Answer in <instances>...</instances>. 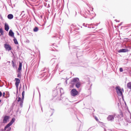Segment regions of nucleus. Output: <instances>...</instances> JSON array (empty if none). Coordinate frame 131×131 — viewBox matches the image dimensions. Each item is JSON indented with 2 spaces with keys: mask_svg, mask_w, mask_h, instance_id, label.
Instances as JSON below:
<instances>
[{
  "mask_svg": "<svg viewBox=\"0 0 131 131\" xmlns=\"http://www.w3.org/2000/svg\"><path fill=\"white\" fill-rule=\"evenodd\" d=\"M53 93H57V91H54L53 92Z\"/></svg>",
  "mask_w": 131,
  "mask_h": 131,
  "instance_id": "33",
  "label": "nucleus"
},
{
  "mask_svg": "<svg viewBox=\"0 0 131 131\" xmlns=\"http://www.w3.org/2000/svg\"><path fill=\"white\" fill-rule=\"evenodd\" d=\"M17 34L18 35H19V34L18 32H17Z\"/></svg>",
  "mask_w": 131,
  "mask_h": 131,
  "instance_id": "34",
  "label": "nucleus"
},
{
  "mask_svg": "<svg viewBox=\"0 0 131 131\" xmlns=\"http://www.w3.org/2000/svg\"><path fill=\"white\" fill-rule=\"evenodd\" d=\"M57 94H56V95H53L54 96H56V95H57Z\"/></svg>",
  "mask_w": 131,
  "mask_h": 131,
  "instance_id": "38",
  "label": "nucleus"
},
{
  "mask_svg": "<svg viewBox=\"0 0 131 131\" xmlns=\"http://www.w3.org/2000/svg\"><path fill=\"white\" fill-rule=\"evenodd\" d=\"M4 47L6 51H9L12 49L11 47L7 43H5L4 45Z\"/></svg>",
  "mask_w": 131,
  "mask_h": 131,
  "instance_id": "3",
  "label": "nucleus"
},
{
  "mask_svg": "<svg viewBox=\"0 0 131 131\" xmlns=\"http://www.w3.org/2000/svg\"><path fill=\"white\" fill-rule=\"evenodd\" d=\"M15 80L16 81V82L15 85L17 88H18V87L19 84L20 82V80L18 78H15Z\"/></svg>",
  "mask_w": 131,
  "mask_h": 131,
  "instance_id": "7",
  "label": "nucleus"
},
{
  "mask_svg": "<svg viewBox=\"0 0 131 131\" xmlns=\"http://www.w3.org/2000/svg\"><path fill=\"white\" fill-rule=\"evenodd\" d=\"M45 71V72H48V70L47 69H46L45 68L43 70H42L41 71Z\"/></svg>",
  "mask_w": 131,
  "mask_h": 131,
  "instance_id": "22",
  "label": "nucleus"
},
{
  "mask_svg": "<svg viewBox=\"0 0 131 131\" xmlns=\"http://www.w3.org/2000/svg\"><path fill=\"white\" fill-rule=\"evenodd\" d=\"M55 49H56V48L57 47L56 46H55L54 47H53Z\"/></svg>",
  "mask_w": 131,
  "mask_h": 131,
  "instance_id": "32",
  "label": "nucleus"
},
{
  "mask_svg": "<svg viewBox=\"0 0 131 131\" xmlns=\"http://www.w3.org/2000/svg\"><path fill=\"white\" fill-rule=\"evenodd\" d=\"M22 98L21 99H24V95H25V91H24L22 93Z\"/></svg>",
  "mask_w": 131,
  "mask_h": 131,
  "instance_id": "20",
  "label": "nucleus"
},
{
  "mask_svg": "<svg viewBox=\"0 0 131 131\" xmlns=\"http://www.w3.org/2000/svg\"><path fill=\"white\" fill-rule=\"evenodd\" d=\"M2 95V93L0 91V97H1Z\"/></svg>",
  "mask_w": 131,
  "mask_h": 131,
  "instance_id": "30",
  "label": "nucleus"
},
{
  "mask_svg": "<svg viewBox=\"0 0 131 131\" xmlns=\"http://www.w3.org/2000/svg\"><path fill=\"white\" fill-rule=\"evenodd\" d=\"M24 99L21 98L20 97H19L18 98L17 101L19 104L21 106V107H23V103Z\"/></svg>",
  "mask_w": 131,
  "mask_h": 131,
  "instance_id": "5",
  "label": "nucleus"
},
{
  "mask_svg": "<svg viewBox=\"0 0 131 131\" xmlns=\"http://www.w3.org/2000/svg\"><path fill=\"white\" fill-rule=\"evenodd\" d=\"M116 90L119 96H121L122 95V90L119 86H117L116 88Z\"/></svg>",
  "mask_w": 131,
  "mask_h": 131,
  "instance_id": "4",
  "label": "nucleus"
},
{
  "mask_svg": "<svg viewBox=\"0 0 131 131\" xmlns=\"http://www.w3.org/2000/svg\"><path fill=\"white\" fill-rule=\"evenodd\" d=\"M41 110H42V108H41Z\"/></svg>",
  "mask_w": 131,
  "mask_h": 131,
  "instance_id": "45",
  "label": "nucleus"
},
{
  "mask_svg": "<svg viewBox=\"0 0 131 131\" xmlns=\"http://www.w3.org/2000/svg\"><path fill=\"white\" fill-rule=\"evenodd\" d=\"M5 94L4 92H3V96L5 97Z\"/></svg>",
  "mask_w": 131,
  "mask_h": 131,
  "instance_id": "28",
  "label": "nucleus"
},
{
  "mask_svg": "<svg viewBox=\"0 0 131 131\" xmlns=\"http://www.w3.org/2000/svg\"><path fill=\"white\" fill-rule=\"evenodd\" d=\"M14 39L13 40H14V41L15 43V44H16V45L18 44V41H17V40L15 38V37H14Z\"/></svg>",
  "mask_w": 131,
  "mask_h": 131,
  "instance_id": "17",
  "label": "nucleus"
},
{
  "mask_svg": "<svg viewBox=\"0 0 131 131\" xmlns=\"http://www.w3.org/2000/svg\"><path fill=\"white\" fill-rule=\"evenodd\" d=\"M9 119V117L7 116H6L4 117L3 121V122L4 123H6L7 121Z\"/></svg>",
  "mask_w": 131,
  "mask_h": 131,
  "instance_id": "9",
  "label": "nucleus"
},
{
  "mask_svg": "<svg viewBox=\"0 0 131 131\" xmlns=\"http://www.w3.org/2000/svg\"><path fill=\"white\" fill-rule=\"evenodd\" d=\"M52 37L57 38L58 39H59V38L58 37V35L57 34H56L55 35L53 36H52Z\"/></svg>",
  "mask_w": 131,
  "mask_h": 131,
  "instance_id": "24",
  "label": "nucleus"
},
{
  "mask_svg": "<svg viewBox=\"0 0 131 131\" xmlns=\"http://www.w3.org/2000/svg\"><path fill=\"white\" fill-rule=\"evenodd\" d=\"M95 119H96L97 121L98 120V119H97V117H95Z\"/></svg>",
  "mask_w": 131,
  "mask_h": 131,
  "instance_id": "31",
  "label": "nucleus"
},
{
  "mask_svg": "<svg viewBox=\"0 0 131 131\" xmlns=\"http://www.w3.org/2000/svg\"><path fill=\"white\" fill-rule=\"evenodd\" d=\"M116 116V114H114V115H110L107 117V119L108 121H112L114 119V116Z\"/></svg>",
  "mask_w": 131,
  "mask_h": 131,
  "instance_id": "6",
  "label": "nucleus"
},
{
  "mask_svg": "<svg viewBox=\"0 0 131 131\" xmlns=\"http://www.w3.org/2000/svg\"><path fill=\"white\" fill-rule=\"evenodd\" d=\"M14 32L12 31V30H10L9 32V35L14 38Z\"/></svg>",
  "mask_w": 131,
  "mask_h": 131,
  "instance_id": "12",
  "label": "nucleus"
},
{
  "mask_svg": "<svg viewBox=\"0 0 131 131\" xmlns=\"http://www.w3.org/2000/svg\"><path fill=\"white\" fill-rule=\"evenodd\" d=\"M70 93L72 96H75L78 94V92L75 89H73L71 91Z\"/></svg>",
  "mask_w": 131,
  "mask_h": 131,
  "instance_id": "2",
  "label": "nucleus"
},
{
  "mask_svg": "<svg viewBox=\"0 0 131 131\" xmlns=\"http://www.w3.org/2000/svg\"><path fill=\"white\" fill-rule=\"evenodd\" d=\"M11 129V128L9 127L8 128V130L6 131H9Z\"/></svg>",
  "mask_w": 131,
  "mask_h": 131,
  "instance_id": "29",
  "label": "nucleus"
},
{
  "mask_svg": "<svg viewBox=\"0 0 131 131\" xmlns=\"http://www.w3.org/2000/svg\"><path fill=\"white\" fill-rule=\"evenodd\" d=\"M81 85V83L80 82H78L76 84V87L78 88H79Z\"/></svg>",
  "mask_w": 131,
  "mask_h": 131,
  "instance_id": "16",
  "label": "nucleus"
},
{
  "mask_svg": "<svg viewBox=\"0 0 131 131\" xmlns=\"http://www.w3.org/2000/svg\"><path fill=\"white\" fill-rule=\"evenodd\" d=\"M60 91L61 95H62L64 93V91L63 89L61 88L60 89Z\"/></svg>",
  "mask_w": 131,
  "mask_h": 131,
  "instance_id": "18",
  "label": "nucleus"
},
{
  "mask_svg": "<svg viewBox=\"0 0 131 131\" xmlns=\"http://www.w3.org/2000/svg\"><path fill=\"white\" fill-rule=\"evenodd\" d=\"M22 63L21 62H19V67L17 71V72H20V71H21L22 68Z\"/></svg>",
  "mask_w": 131,
  "mask_h": 131,
  "instance_id": "11",
  "label": "nucleus"
},
{
  "mask_svg": "<svg viewBox=\"0 0 131 131\" xmlns=\"http://www.w3.org/2000/svg\"><path fill=\"white\" fill-rule=\"evenodd\" d=\"M79 81V79L78 78H73L72 80V81L71 83L72 84H74V83L76 82L77 83Z\"/></svg>",
  "mask_w": 131,
  "mask_h": 131,
  "instance_id": "8",
  "label": "nucleus"
},
{
  "mask_svg": "<svg viewBox=\"0 0 131 131\" xmlns=\"http://www.w3.org/2000/svg\"><path fill=\"white\" fill-rule=\"evenodd\" d=\"M15 120V119L14 118H13L11 121L8 124H7L5 127L4 130H6V129L8 128L9 126H10L14 122Z\"/></svg>",
  "mask_w": 131,
  "mask_h": 131,
  "instance_id": "1",
  "label": "nucleus"
},
{
  "mask_svg": "<svg viewBox=\"0 0 131 131\" xmlns=\"http://www.w3.org/2000/svg\"><path fill=\"white\" fill-rule=\"evenodd\" d=\"M128 51V50L127 49H124L119 50L118 51V52H125Z\"/></svg>",
  "mask_w": 131,
  "mask_h": 131,
  "instance_id": "10",
  "label": "nucleus"
},
{
  "mask_svg": "<svg viewBox=\"0 0 131 131\" xmlns=\"http://www.w3.org/2000/svg\"><path fill=\"white\" fill-rule=\"evenodd\" d=\"M119 71L120 72H122L123 71V70L122 68H120L119 69Z\"/></svg>",
  "mask_w": 131,
  "mask_h": 131,
  "instance_id": "25",
  "label": "nucleus"
},
{
  "mask_svg": "<svg viewBox=\"0 0 131 131\" xmlns=\"http://www.w3.org/2000/svg\"><path fill=\"white\" fill-rule=\"evenodd\" d=\"M127 87L129 89L131 90V82H129L127 83Z\"/></svg>",
  "mask_w": 131,
  "mask_h": 131,
  "instance_id": "14",
  "label": "nucleus"
},
{
  "mask_svg": "<svg viewBox=\"0 0 131 131\" xmlns=\"http://www.w3.org/2000/svg\"><path fill=\"white\" fill-rule=\"evenodd\" d=\"M7 17L9 19H11L13 18V15L9 14L8 15Z\"/></svg>",
  "mask_w": 131,
  "mask_h": 131,
  "instance_id": "15",
  "label": "nucleus"
},
{
  "mask_svg": "<svg viewBox=\"0 0 131 131\" xmlns=\"http://www.w3.org/2000/svg\"><path fill=\"white\" fill-rule=\"evenodd\" d=\"M67 81H66V82H67Z\"/></svg>",
  "mask_w": 131,
  "mask_h": 131,
  "instance_id": "44",
  "label": "nucleus"
},
{
  "mask_svg": "<svg viewBox=\"0 0 131 131\" xmlns=\"http://www.w3.org/2000/svg\"><path fill=\"white\" fill-rule=\"evenodd\" d=\"M130 118L131 119V115L130 116Z\"/></svg>",
  "mask_w": 131,
  "mask_h": 131,
  "instance_id": "41",
  "label": "nucleus"
},
{
  "mask_svg": "<svg viewBox=\"0 0 131 131\" xmlns=\"http://www.w3.org/2000/svg\"><path fill=\"white\" fill-rule=\"evenodd\" d=\"M12 53V54H13V52L12 51H10Z\"/></svg>",
  "mask_w": 131,
  "mask_h": 131,
  "instance_id": "35",
  "label": "nucleus"
},
{
  "mask_svg": "<svg viewBox=\"0 0 131 131\" xmlns=\"http://www.w3.org/2000/svg\"><path fill=\"white\" fill-rule=\"evenodd\" d=\"M121 116H123V114L122 113L121 114Z\"/></svg>",
  "mask_w": 131,
  "mask_h": 131,
  "instance_id": "37",
  "label": "nucleus"
},
{
  "mask_svg": "<svg viewBox=\"0 0 131 131\" xmlns=\"http://www.w3.org/2000/svg\"><path fill=\"white\" fill-rule=\"evenodd\" d=\"M115 21H116V22H119V21H117V20H115Z\"/></svg>",
  "mask_w": 131,
  "mask_h": 131,
  "instance_id": "36",
  "label": "nucleus"
},
{
  "mask_svg": "<svg viewBox=\"0 0 131 131\" xmlns=\"http://www.w3.org/2000/svg\"><path fill=\"white\" fill-rule=\"evenodd\" d=\"M18 74L17 75V77H18L19 78L21 77V71H20V72H18Z\"/></svg>",
  "mask_w": 131,
  "mask_h": 131,
  "instance_id": "21",
  "label": "nucleus"
},
{
  "mask_svg": "<svg viewBox=\"0 0 131 131\" xmlns=\"http://www.w3.org/2000/svg\"><path fill=\"white\" fill-rule=\"evenodd\" d=\"M5 29L6 31H8L9 29V26L7 23H5Z\"/></svg>",
  "mask_w": 131,
  "mask_h": 131,
  "instance_id": "13",
  "label": "nucleus"
},
{
  "mask_svg": "<svg viewBox=\"0 0 131 131\" xmlns=\"http://www.w3.org/2000/svg\"><path fill=\"white\" fill-rule=\"evenodd\" d=\"M39 93V95H40V93Z\"/></svg>",
  "mask_w": 131,
  "mask_h": 131,
  "instance_id": "42",
  "label": "nucleus"
},
{
  "mask_svg": "<svg viewBox=\"0 0 131 131\" xmlns=\"http://www.w3.org/2000/svg\"><path fill=\"white\" fill-rule=\"evenodd\" d=\"M118 116H119V115H118V116H117V117H118Z\"/></svg>",
  "mask_w": 131,
  "mask_h": 131,
  "instance_id": "43",
  "label": "nucleus"
},
{
  "mask_svg": "<svg viewBox=\"0 0 131 131\" xmlns=\"http://www.w3.org/2000/svg\"><path fill=\"white\" fill-rule=\"evenodd\" d=\"M38 30V28L37 27H35L34 29V32H37Z\"/></svg>",
  "mask_w": 131,
  "mask_h": 131,
  "instance_id": "19",
  "label": "nucleus"
},
{
  "mask_svg": "<svg viewBox=\"0 0 131 131\" xmlns=\"http://www.w3.org/2000/svg\"><path fill=\"white\" fill-rule=\"evenodd\" d=\"M1 100L0 99V102H1Z\"/></svg>",
  "mask_w": 131,
  "mask_h": 131,
  "instance_id": "40",
  "label": "nucleus"
},
{
  "mask_svg": "<svg viewBox=\"0 0 131 131\" xmlns=\"http://www.w3.org/2000/svg\"><path fill=\"white\" fill-rule=\"evenodd\" d=\"M12 66L13 68L15 67V64L13 60L12 61Z\"/></svg>",
  "mask_w": 131,
  "mask_h": 131,
  "instance_id": "23",
  "label": "nucleus"
},
{
  "mask_svg": "<svg viewBox=\"0 0 131 131\" xmlns=\"http://www.w3.org/2000/svg\"><path fill=\"white\" fill-rule=\"evenodd\" d=\"M7 62L9 63H10V61H8Z\"/></svg>",
  "mask_w": 131,
  "mask_h": 131,
  "instance_id": "39",
  "label": "nucleus"
},
{
  "mask_svg": "<svg viewBox=\"0 0 131 131\" xmlns=\"http://www.w3.org/2000/svg\"><path fill=\"white\" fill-rule=\"evenodd\" d=\"M0 32L2 34H3V31L1 29H0Z\"/></svg>",
  "mask_w": 131,
  "mask_h": 131,
  "instance_id": "26",
  "label": "nucleus"
},
{
  "mask_svg": "<svg viewBox=\"0 0 131 131\" xmlns=\"http://www.w3.org/2000/svg\"><path fill=\"white\" fill-rule=\"evenodd\" d=\"M93 24H91V26L90 27V26L89 27L90 28H94V27L93 26Z\"/></svg>",
  "mask_w": 131,
  "mask_h": 131,
  "instance_id": "27",
  "label": "nucleus"
}]
</instances>
